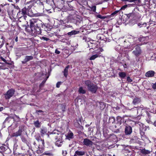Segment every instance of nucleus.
Masks as SVG:
<instances>
[{"instance_id": "1", "label": "nucleus", "mask_w": 156, "mask_h": 156, "mask_svg": "<svg viewBox=\"0 0 156 156\" xmlns=\"http://www.w3.org/2000/svg\"><path fill=\"white\" fill-rule=\"evenodd\" d=\"M85 83L87 86L88 90L92 93H95L98 89L97 85L94 84L89 80H86Z\"/></svg>"}, {"instance_id": "39", "label": "nucleus", "mask_w": 156, "mask_h": 156, "mask_svg": "<svg viewBox=\"0 0 156 156\" xmlns=\"http://www.w3.org/2000/svg\"><path fill=\"white\" fill-rule=\"evenodd\" d=\"M91 10L94 12H95L96 10V6H93L91 8Z\"/></svg>"}, {"instance_id": "41", "label": "nucleus", "mask_w": 156, "mask_h": 156, "mask_svg": "<svg viewBox=\"0 0 156 156\" xmlns=\"http://www.w3.org/2000/svg\"><path fill=\"white\" fill-rule=\"evenodd\" d=\"M97 16L98 18H100L101 19H104L105 18V16H102L100 15H98Z\"/></svg>"}, {"instance_id": "29", "label": "nucleus", "mask_w": 156, "mask_h": 156, "mask_svg": "<svg viewBox=\"0 0 156 156\" xmlns=\"http://www.w3.org/2000/svg\"><path fill=\"white\" fill-rule=\"evenodd\" d=\"M43 154L49 156H53V154L50 151H46L43 153Z\"/></svg>"}, {"instance_id": "23", "label": "nucleus", "mask_w": 156, "mask_h": 156, "mask_svg": "<svg viewBox=\"0 0 156 156\" xmlns=\"http://www.w3.org/2000/svg\"><path fill=\"white\" fill-rule=\"evenodd\" d=\"M62 140H59L58 139L56 141L55 144L58 147H60L62 145Z\"/></svg>"}, {"instance_id": "62", "label": "nucleus", "mask_w": 156, "mask_h": 156, "mask_svg": "<svg viewBox=\"0 0 156 156\" xmlns=\"http://www.w3.org/2000/svg\"><path fill=\"white\" fill-rule=\"evenodd\" d=\"M3 109V107H0V112L2 111Z\"/></svg>"}, {"instance_id": "50", "label": "nucleus", "mask_w": 156, "mask_h": 156, "mask_svg": "<svg viewBox=\"0 0 156 156\" xmlns=\"http://www.w3.org/2000/svg\"><path fill=\"white\" fill-rule=\"evenodd\" d=\"M44 80L40 84V86H41L42 85H43L44 84V83H45L46 80V78H44Z\"/></svg>"}, {"instance_id": "57", "label": "nucleus", "mask_w": 156, "mask_h": 156, "mask_svg": "<svg viewBox=\"0 0 156 156\" xmlns=\"http://www.w3.org/2000/svg\"><path fill=\"white\" fill-rule=\"evenodd\" d=\"M36 113H37L38 112H41V113H43V112L41 110H37L36 111Z\"/></svg>"}, {"instance_id": "42", "label": "nucleus", "mask_w": 156, "mask_h": 156, "mask_svg": "<svg viewBox=\"0 0 156 156\" xmlns=\"http://www.w3.org/2000/svg\"><path fill=\"white\" fill-rule=\"evenodd\" d=\"M41 40H45L46 41H48V40H49V39L48 38H47V37H41Z\"/></svg>"}, {"instance_id": "27", "label": "nucleus", "mask_w": 156, "mask_h": 156, "mask_svg": "<svg viewBox=\"0 0 156 156\" xmlns=\"http://www.w3.org/2000/svg\"><path fill=\"white\" fill-rule=\"evenodd\" d=\"M122 118L119 116H118L116 117V121L118 123L120 124V125L122 123Z\"/></svg>"}, {"instance_id": "45", "label": "nucleus", "mask_w": 156, "mask_h": 156, "mask_svg": "<svg viewBox=\"0 0 156 156\" xmlns=\"http://www.w3.org/2000/svg\"><path fill=\"white\" fill-rule=\"evenodd\" d=\"M120 49V45H118L117 47H116L115 48V49L117 51H119Z\"/></svg>"}, {"instance_id": "54", "label": "nucleus", "mask_w": 156, "mask_h": 156, "mask_svg": "<svg viewBox=\"0 0 156 156\" xmlns=\"http://www.w3.org/2000/svg\"><path fill=\"white\" fill-rule=\"evenodd\" d=\"M152 88L155 89H156V82L152 85Z\"/></svg>"}, {"instance_id": "26", "label": "nucleus", "mask_w": 156, "mask_h": 156, "mask_svg": "<svg viewBox=\"0 0 156 156\" xmlns=\"http://www.w3.org/2000/svg\"><path fill=\"white\" fill-rule=\"evenodd\" d=\"M78 91L80 94H84L86 92V90L82 87H79Z\"/></svg>"}, {"instance_id": "25", "label": "nucleus", "mask_w": 156, "mask_h": 156, "mask_svg": "<svg viewBox=\"0 0 156 156\" xmlns=\"http://www.w3.org/2000/svg\"><path fill=\"white\" fill-rule=\"evenodd\" d=\"M119 75L120 77L124 78L126 76V73L124 72H120L119 73Z\"/></svg>"}, {"instance_id": "37", "label": "nucleus", "mask_w": 156, "mask_h": 156, "mask_svg": "<svg viewBox=\"0 0 156 156\" xmlns=\"http://www.w3.org/2000/svg\"><path fill=\"white\" fill-rule=\"evenodd\" d=\"M134 44H130L129 46L127 47V48L130 49L131 50L133 48V45Z\"/></svg>"}, {"instance_id": "5", "label": "nucleus", "mask_w": 156, "mask_h": 156, "mask_svg": "<svg viewBox=\"0 0 156 156\" xmlns=\"http://www.w3.org/2000/svg\"><path fill=\"white\" fill-rule=\"evenodd\" d=\"M14 123V120L12 115L7 117L3 122V124L9 126H11Z\"/></svg>"}, {"instance_id": "14", "label": "nucleus", "mask_w": 156, "mask_h": 156, "mask_svg": "<svg viewBox=\"0 0 156 156\" xmlns=\"http://www.w3.org/2000/svg\"><path fill=\"white\" fill-rule=\"evenodd\" d=\"M33 57L32 56L27 55L25 56L24 60L22 62L23 64L26 63L27 62L33 59Z\"/></svg>"}, {"instance_id": "9", "label": "nucleus", "mask_w": 156, "mask_h": 156, "mask_svg": "<svg viewBox=\"0 0 156 156\" xmlns=\"http://www.w3.org/2000/svg\"><path fill=\"white\" fill-rule=\"evenodd\" d=\"M15 90L13 89H9L5 94V97L6 99H9L14 94Z\"/></svg>"}, {"instance_id": "52", "label": "nucleus", "mask_w": 156, "mask_h": 156, "mask_svg": "<svg viewBox=\"0 0 156 156\" xmlns=\"http://www.w3.org/2000/svg\"><path fill=\"white\" fill-rule=\"evenodd\" d=\"M137 0H126V1H128L129 2H135Z\"/></svg>"}, {"instance_id": "6", "label": "nucleus", "mask_w": 156, "mask_h": 156, "mask_svg": "<svg viewBox=\"0 0 156 156\" xmlns=\"http://www.w3.org/2000/svg\"><path fill=\"white\" fill-rule=\"evenodd\" d=\"M37 143L38 144L37 147L39 149L37 151V152L38 154L41 153L43 152L42 148L44 147V140H39V142Z\"/></svg>"}, {"instance_id": "7", "label": "nucleus", "mask_w": 156, "mask_h": 156, "mask_svg": "<svg viewBox=\"0 0 156 156\" xmlns=\"http://www.w3.org/2000/svg\"><path fill=\"white\" fill-rule=\"evenodd\" d=\"M134 50L132 52V53L136 57L140 55L142 53V51L140 47L138 45H136L135 47Z\"/></svg>"}, {"instance_id": "8", "label": "nucleus", "mask_w": 156, "mask_h": 156, "mask_svg": "<svg viewBox=\"0 0 156 156\" xmlns=\"http://www.w3.org/2000/svg\"><path fill=\"white\" fill-rule=\"evenodd\" d=\"M51 70V69H44L42 73V77L46 78V80H47L50 76Z\"/></svg>"}, {"instance_id": "30", "label": "nucleus", "mask_w": 156, "mask_h": 156, "mask_svg": "<svg viewBox=\"0 0 156 156\" xmlns=\"http://www.w3.org/2000/svg\"><path fill=\"white\" fill-rule=\"evenodd\" d=\"M21 139L23 142L25 143L27 146H28L29 143L25 138L22 137Z\"/></svg>"}, {"instance_id": "24", "label": "nucleus", "mask_w": 156, "mask_h": 156, "mask_svg": "<svg viewBox=\"0 0 156 156\" xmlns=\"http://www.w3.org/2000/svg\"><path fill=\"white\" fill-rule=\"evenodd\" d=\"M41 130L40 133H41L42 136H43L47 132V130L45 128H41Z\"/></svg>"}, {"instance_id": "4", "label": "nucleus", "mask_w": 156, "mask_h": 156, "mask_svg": "<svg viewBox=\"0 0 156 156\" xmlns=\"http://www.w3.org/2000/svg\"><path fill=\"white\" fill-rule=\"evenodd\" d=\"M55 140H62V133L59 131L56 130H54L51 133Z\"/></svg>"}, {"instance_id": "53", "label": "nucleus", "mask_w": 156, "mask_h": 156, "mask_svg": "<svg viewBox=\"0 0 156 156\" xmlns=\"http://www.w3.org/2000/svg\"><path fill=\"white\" fill-rule=\"evenodd\" d=\"M133 13H130L127 15V17L129 18L131 16H132L133 15Z\"/></svg>"}, {"instance_id": "17", "label": "nucleus", "mask_w": 156, "mask_h": 156, "mask_svg": "<svg viewBox=\"0 0 156 156\" xmlns=\"http://www.w3.org/2000/svg\"><path fill=\"white\" fill-rule=\"evenodd\" d=\"M12 115L14 120V122H18L20 121V119L18 116L15 114Z\"/></svg>"}, {"instance_id": "19", "label": "nucleus", "mask_w": 156, "mask_h": 156, "mask_svg": "<svg viewBox=\"0 0 156 156\" xmlns=\"http://www.w3.org/2000/svg\"><path fill=\"white\" fill-rule=\"evenodd\" d=\"M151 151H150L148 150H147L145 149H143L141 150L140 152L143 154L146 155L148 154H150L151 152Z\"/></svg>"}, {"instance_id": "20", "label": "nucleus", "mask_w": 156, "mask_h": 156, "mask_svg": "<svg viewBox=\"0 0 156 156\" xmlns=\"http://www.w3.org/2000/svg\"><path fill=\"white\" fill-rule=\"evenodd\" d=\"M80 32L79 31H76L75 30H73L72 31H71L68 32L67 34L68 35H75L77 34H78Z\"/></svg>"}, {"instance_id": "11", "label": "nucleus", "mask_w": 156, "mask_h": 156, "mask_svg": "<svg viewBox=\"0 0 156 156\" xmlns=\"http://www.w3.org/2000/svg\"><path fill=\"white\" fill-rule=\"evenodd\" d=\"M132 132V128L130 126H127L125 129V133L126 135L130 134Z\"/></svg>"}, {"instance_id": "56", "label": "nucleus", "mask_w": 156, "mask_h": 156, "mask_svg": "<svg viewBox=\"0 0 156 156\" xmlns=\"http://www.w3.org/2000/svg\"><path fill=\"white\" fill-rule=\"evenodd\" d=\"M55 53L57 54H59L60 53V51H59L58 49H56L55 50Z\"/></svg>"}, {"instance_id": "40", "label": "nucleus", "mask_w": 156, "mask_h": 156, "mask_svg": "<svg viewBox=\"0 0 156 156\" xmlns=\"http://www.w3.org/2000/svg\"><path fill=\"white\" fill-rule=\"evenodd\" d=\"M96 42L95 41L93 40H90V44H88L89 45L91 44H95V42Z\"/></svg>"}, {"instance_id": "55", "label": "nucleus", "mask_w": 156, "mask_h": 156, "mask_svg": "<svg viewBox=\"0 0 156 156\" xmlns=\"http://www.w3.org/2000/svg\"><path fill=\"white\" fill-rule=\"evenodd\" d=\"M67 154V152L66 151H62V154L64 156L66 155Z\"/></svg>"}, {"instance_id": "3", "label": "nucleus", "mask_w": 156, "mask_h": 156, "mask_svg": "<svg viewBox=\"0 0 156 156\" xmlns=\"http://www.w3.org/2000/svg\"><path fill=\"white\" fill-rule=\"evenodd\" d=\"M24 130V126H21L19 127V129L17 132L13 133L11 136L12 137H18L19 136H21L22 133Z\"/></svg>"}, {"instance_id": "35", "label": "nucleus", "mask_w": 156, "mask_h": 156, "mask_svg": "<svg viewBox=\"0 0 156 156\" xmlns=\"http://www.w3.org/2000/svg\"><path fill=\"white\" fill-rule=\"evenodd\" d=\"M98 57V55L97 54L94 55L92 56L90 58V60H94Z\"/></svg>"}, {"instance_id": "47", "label": "nucleus", "mask_w": 156, "mask_h": 156, "mask_svg": "<svg viewBox=\"0 0 156 156\" xmlns=\"http://www.w3.org/2000/svg\"><path fill=\"white\" fill-rule=\"evenodd\" d=\"M0 148H1V150H2V151H5V149H6L5 147H4L3 146H2L0 147Z\"/></svg>"}, {"instance_id": "44", "label": "nucleus", "mask_w": 156, "mask_h": 156, "mask_svg": "<svg viewBox=\"0 0 156 156\" xmlns=\"http://www.w3.org/2000/svg\"><path fill=\"white\" fill-rule=\"evenodd\" d=\"M127 80L129 82H132V80L129 77H128L127 78Z\"/></svg>"}, {"instance_id": "28", "label": "nucleus", "mask_w": 156, "mask_h": 156, "mask_svg": "<svg viewBox=\"0 0 156 156\" xmlns=\"http://www.w3.org/2000/svg\"><path fill=\"white\" fill-rule=\"evenodd\" d=\"M75 154L78 155H83L85 154V152L77 151L75 152Z\"/></svg>"}, {"instance_id": "21", "label": "nucleus", "mask_w": 156, "mask_h": 156, "mask_svg": "<svg viewBox=\"0 0 156 156\" xmlns=\"http://www.w3.org/2000/svg\"><path fill=\"white\" fill-rule=\"evenodd\" d=\"M34 124L35 127L37 128L40 127L41 126V123L38 120L34 121Z\"/></svg>"}, {"instance_id": "60", "label": "nucleus", "mask_w": 156, "mask_h": 156, "mask_svg": "<svg viewBox=\"0 0 156 156\" xmlns=\"http://www.w3.org/2000/svg\"><path fill=\"white\" fill-rule=\"evenodd\" d=\"M126 58H127V60H129V57L128 55H126Z\"/></svg>"}, {"instance_id": "34", "label": "nucleus", "mask_w": 156, "mask_h": 156, "mask_svg": "<svg viewBox=\"0 0 156 156\" xmlns=\"http://www.w3.org/2000/svg\"><path fill=\"white\" fill-rule=\"evenodd\" d=\"M103 35L101 34H98L97 36V38L98 40H102Z\"/></svg>"}, {"instance_id": "22", "label": "nucleus", "mask_w": 156, "mask_h": 156, "mask_svg": "<svg viewBox=\"0 0 156 156\" xmlns=\"http://www.w3.org/2000/svg\"><path fill=\"white\" fill-rule=\"evenodd\" d=\"M115 119L114 117L111 116L109 119L108 122L112 124L115 123Z\"/></svg>"}, {"instance_id": "31", "label": "nucleus", "mask_w": 156, "mask_h": 156, "mask_svg": "<svg viewBox=\"0 0 156 156\" xmlns=\"http://www.w3.org/2000/svg\"><path fill=\"white\" fill-rule=\"evenodd\" d=\"M24 15L23 14V12L21 11H19L17 13V16L19 18H21L22 16H24Z\"/></svg>"}, {"instance_id": "48", "label": "nucleus", "mask_w": 156, "mask_h": 156, "mask_svg": "<svg viewBox=\"0 0 156 156\" xmlns=\"http://www.w3.org/2000/svg\"><path fill=\"white\" fill-rule=\"evenodd\" d=\"M127 6V5H125L122 7L121 9L122 10H124Z\"/></svg>"}, {"instance_id": "49", "label": "nucleus", "mask_w": 156, "mask_h": 156, "mask_svg": "<svg viewBox=\"0 0 156 156\" xmlns=\"http://www.w3.org/2000/svg\"><path fill=\"white\" fill-rule=\"evenodd\" d=\"M44 80L40 84V86H41L42 85H43L44 84V83H45L46 80V78H44Z\"/></svg>"}, {"instance_id": "16", "label": "nucleus", "mask_w": 156, "mask_h": 156, "mask_svg": "<svg viewBox=\"0 0 156 156\" xmlns=\"http://www.w3.org/2000/svg\"><path fill=\"white\" fill-rule=\"evenodd\" d=\"M154 74V71L151 70L149 71L146 73L145 76L148 77H151L153 76Z\"/></svg>"}, {"instance_id": "10", "label": "nucleus", "mask_w": 156, "mask_h": 156, "mask_svg": "<svg viewBox=\"0 0 156 156\" xmlns=\"http://www.w3.org/2000/svg\"><path fill=\"white\" fill-rule=\"evenodd\" d=\"M39 1L38 0H31L30 1L27 2H26V5L28 8L29 9L31 8L32 6L35 5L36 3Z\"/></svg>"}, {"instance_id": "51", "label": "nucleus", "mask_w": 156, "mask_h": 156, "mask_svg": "<svg viewBox=\"0 0 156 156\" xmlns=\"http://www.w3.org/2000/svg\"><path fill=\"white\" fill-rule=\"evenodd\" d=\"M137 139V137L136 136H134V137H133L131 139V140L133 141L134 140H135Z\"/></svg>"}, {"instance_id": "15", "label": "nucleus", "mask_w": 156, "mask_h": 156, "mask_svg": "<svg viewBox=\"0 0 156 156\" xmlns=\"http://www.w3.org/2000/svg\"><path fill=\"white\" fill-rule=\"evenodd\" d=\"M141 101L140 98H136L133 99V103L134 105H136L140 103L141 102Z\"/></svg>"}, {"instance_id": "33", "label": "nucleus", "mask_w": 156, "mask_h": 156, "mask_svg": "<svg viewBox=\"0 0 156 156\" xmlns=\"http://www.w3.org/2000/svg\"><path fill=\"white\" fill-rule=\"evenodd\" d=\"M64 73V76L66 77L68 74V69H64V71H63Z\"/></svg>"}, {"instance_id": "64", "label": "nucleus", "mask_w": 156, "mask_h": 156, "mask_svg": "<svg viewBox=\"0 0 156 156\" xmlns=\"http://www.w3.org/2000/svg\"><path fill=\"white\" fill-rule=\"evenodd\" d=\"M37 144H38V143L35 142H34V144L35 145V146H36L37 145Z\"/></svg>"}, {"instance_id": "61", "label": "nucleus", "mask_w": 156, "mask_h": 156, "mask_svg": "<svg viewBox=\"0 0 156 156\" xmlns=\"http://www.w3.org/2000/svg\"><path fill=\"white\" fill-rule=\"evenodd\" d=\"M143 107H144V106H143V105H141L140 107H135L134 108H143Z\"/></svg>"}, {"instance_id": "18", "label": "nucleus", "mask_w": 156, "mask_h": 156, "mask_svg": "<svg viewBox=\"0 0 156 156\" xmlns=\"http://www.w3.org/2000/svg\"><path fill=\"white\" fill-rule=\"evenodd\" d=\"M73 133L71 132H69L68 133L67 136H66V139H68L69 140H70V139L73 138Z\"/></svg>"}, {"instance_id": "32", "label": "nucleus", "mask_w": 156, "mask_h": 156, "mask_svg": "<svg viewBox=\"0 0 156 156\" xmlns=\"http://www.w3.org/2000/svg\"><path fill=\"white\" fill-rule=\"evenodd\" d=\"M147 25V23H142V22L139 23H138V26L140 27H141L143 26L146 27Z\"/></svg>"}, {"instance_id": "59", "label": "nucleus", "mask_w": 156, "mask_h": 156, "mask_svg": "<svg viewBox=\"0 0 156 156\" xmlns=\"http://www.w3.org/2000/svg\"><path fill=\"white\" fill-rule=\"evenodd\" d=\"M96 42H95V44H92L91 47H92V48H94L96 46Z\"/></svg>"}, {"instance_id": "38", "label": "nucleus", "mask_w": 156, "mask_h": 156, "mask_svg": "<svg viewBox=\"0 0 156 156\" xmlns=\"http://www.w3.org/2000/svg\"><path fill=\"white\" fill-rule=\"evenodd\" d=\"M62 83V82H58L56 85V87L57 88L59 87L60 85H61V84Z\"/></svg>"}, {"instance_id": "12", "label": "nucleus", "mask_w": 156, "mask_h": 156, "mask_svg": "<svg viewBox=\"0 0 156 156\" xmlns=\"http://www.w3.org/2000/svg\"><path fill=\"white\" fill-rule=\"evenodd\" d=\"M83 144L87 146L90 147L92 145L93 142L89 139L85 138L84 139Z\"/></svg>"}, {"instance_id": "58", "label": "nucleus", "mask_w": 156, "mask_h": 156, "mask_svg": "<svg viewBox=\"0 0 156 156\" xmlns=\"http://www.w3.org/2000/svg\"><path fill=\"white\" fill-rule=\"evenodd\" d=\"M118 12V11H115V12H113V13H112V15H114L115 14H116Z\"/></svg>"}, {"instance_id": "43", "label": "nucleus", "mask_w": 156, "mask_h": 156, "mask_svg": "<svg viewBox=\"0 0 156 156\" xmlns=\"http://www.w3.org/2000/svg\"><path fill=\"white\" fill-rule=\"evenodd\" d=\"M36 140H37V143H38L39 142V140H41L42 139H41V137L40 136H37L36 138Z\"/></svg>"}, {"instance_id": "13", "label": "nucleus", "mask_w": 156, "mask_h": 156, "mask_svg": "<svg viewBox=\"0 0 156 156\" xmlns=\"http://www.w3.org/2000/svg\"><path fill=\"white\" fill-rule=\"evenodd\" d=\"M28 7H27L26 5L25 7L23 8L22 10L21 11L23 12V14L24 15H27L30 16H32V15L30 14L28 12V11H29V9L28 8H27Z\"/></svg>"}, {"instance_id": "46", "label": "nucleus", "mask_w": 156, "mask_h": 156, "mask_svg": "<svg viewBox=\"0 0 156 156\" xmlns=\"http://www.w3.org/2000/svg\"><path fill=\"white\" fill-rule=\"evenodd\" d=\"M32 150L31 149L28 150L27 151V152L29 155H30L31 154V152L32 151Z\"/></svg>"}, {"instance_id": "63", "label": "nucleus", "mask_w": 156, "mask_h": 156, "mask_svg": "<svg viewBox=\"0 0 156 156\" xmlns=\"http://www.w3.org/2000/svg\"><path fill=\"white\" fill-rule=\"evenodd\" d=\"M153 125L156 127V120L154 122Z\"/></svg>"}, {"instance_id": "2", "label": "nucleus", "mask_w": 156, "mask_h": 156, "mask_svg": "<svg viewBox=\"0 0 156 156\" xmlns=\"http://www.w3.org/2000/svg\"><path fill=\"white\" fill-rule=\"evenodd\" d=\"M30 26L32 31H33V30H36L38 27L37 23L41 22L39 20L34 19L30 20Z\"/></svg>"}, {"instance_id": "36", "label": "nucleus", "mask_w": 156, "mask_h": 156, "mask_svg": "<svg viewBox=\"0 0 156 156\" xmlns=\"http://www.w3.org/2000/svg\"><path fill=\"white\" fill-rule=\"evenodd\" d=\"M149 39V37L147 36H146L145 37H142L140 38V39L141 41H145V40H147Z\"/></svg>"}]
</instances>
